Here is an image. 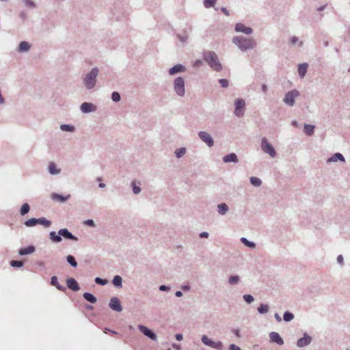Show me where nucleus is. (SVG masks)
<instances>
[{"label":"nucleus","instance_id":"f257e3e1","mask_svg":"<svg viewBox=\"0 0 350 350\" xmlns=\"http://www.w3.org/2000/svg\"><path fill=\"white\" fill-rule=\"evenodd\" d=\"M232 42L242 52L252 50L256 46V42L252 37L238 36L234 37Z\"/></svg>","mask_w":350,"mask_h":350},{"label":"nucleus","instance_id":"f03ea898","mask_svg":"<svg viewBox=\"0 0 350 350\" xmlns=\"http://www.w3.org/2000/svg\"><path fill=\"white\" fill-rule=\"evenodd\" d=\"M203 59L213 70L219 72L223 69L222 64L215 52L213 51H204Z\"/></svg>","mask_w":350,"mask_h":350},{"label":"nucleus","instance_id":"7ed1b4c3","mask_svg":"<svg viewBox=\"0 0 350 350\" xmlns=\"http://www.w3.org/2000/svg\"><path fill=\"white\" fill-rule=\"evenodd\" d=\"M98 72L99 69L94 67L84 76L83 83L86 89L92 90L96 86Z\"/></svg>","mask_w":350,"mask_h":350},{"label":"nucleus","instance_id":"20e7f679","mask_svg":"<svg viewBox=\"0 0 350 350\" xmlns=\"http://www.w3.org/2000/svg\"><path fill=\"white\" fill-rule=\"evenodd\" d=\"M173 89L175 94L180 97L185 94V81L182 77H178L173 81Z\"/></svg>","mask_w":350,"mask_h":350},{"label":"nucleus","instance_id":"39448f33","mask_svg":"<svg viewBox=\"0 0 350 350\" xmlns=\"http://www.w3.org/2000/svg\"><path fill=\"white\" fill-rule=\"evenodd\" d=\"M260 146L262 150L267 153L271 157L273 158L276 156V151L274 147L268 142L267 138L263 137L262 139Z\"/></svg>","mask_w":350,"mask_h":350},{"label":"nucleus","instance_id":"423d86ee","mask_svg":"<svg viewBox=\"0 0 350 350\" xmlns=\"http://www.w3.org/2000/svg\"><path fill=\"white\" fill-rule=\"evenodd\" d=\"M245 102L242 98H237L234 100V113L237 117H242L244 115Z\"/></svg>","mask_w":350,"mask_h":350},{"label":"nucleus","instance_id":"0eeeda50","mask_svg":"<svg viewBox=\"0 0 350 350\" xmlns=\"http://www.w3.org/2000/svg\"><path fill=\"white\" fill-rule=\"evenodd\" d=\"M299 92L297 90H293L291 91H289L285 94L284 99H283V102L286 105H287L290 107H292L295 105V98L299 96Z\"/></svg>","mask_w":350,"mask_h":350},{"label":"nucleus","instance_id":"6e6552de","mask_svg":"<svg viewBox=\"0 0 350 350\" xmlns=\"http://www.w3.org/2000/svg\"><path fill=\"white\" fill-rule=\"evenodd\" d=\"M198 137L204 142L208 147H213L214 145V140L211 135L206 131H200L198 133Z\"/></svg>","mask_w":350,"mask_h":350},{"label":"nucleus","instance_id":"1a4fd4ad","mask_svg":"<svg viewBox=\"0 0 350 350\" xmlns=\"http://www.w3.org/2000/svg\"><path fill=\"white\" fill-rule=\"evenodd\" d=\"M80 110L84 113L94 112L96 110V106L93 103L85 102L80 105Z\"/></svg>","mask_w":350,"mask_h":350},{"label":"nucleus","instance_id":"9d476101","mask_svg":"<svg viewBox=\"0 0 350 350\" xmlns=\"http://www.w3.org/2000/svg\"><path fill=\"white\" fill-rule=\"evenodd\" d=\"M234 30L237 32H241L246 35H251L253 33V29L251 27L245 26L243 23H239L235 25Z\"/></svg>","mask_w":350,"mask_h":350},{"label":"nucleus","instance_id":"9b49d317","mask_svg":"<svg viewBox=\"0 0 350 350\" xmlns=\"http://www.w3.org/2000/svg\"><path fill=\"white\" fill-rule=\"evenodd\" d=\"M186 67L180 64H178L174 65L173 67L170 68L168 70V73L170 75L173 76L180 72H185L186 71Z\"/></svg>","mask_w":350,"mask_h":350},{"label":"nucleus","instance_id":"f8f14e48","mask_svg":"<svg viewBox=\"0 0 350 350\" xmlns=\"http://www.w3.org/2000/svg\"><path fill=\"white\" fill-rule=\"evenodd\" d=\"M58 234L62 239L67 240L77 241V238L75 237L67 228H62L58 231Z\"/></svg>","mask_w":350,"mask_h":350},{"label":"nucleus","instance_id":"ddd939ff","mask_svg":"<svg viewBox=\"0 0 350 350\" xmlns=\"http://www.w3.org/2000/svg\"><path fill=\"white\" fill-rule=\"evenodd\" d=\"M138 329H139L140 332H143L144 336H147L148 338H150L152 340H156L157 336L155 334L152 332L151 330L148 329V327L140 325H138Z\"/></svg>","mask_w":350,"mask_h":350},{"label":"nucleus","instance_id":"4468645a","mask_svg":"<svg viewBox=\"0 0 350 350\" xmlns=\"http://www.w3.org/2000/svg\"><path fill=\"white\" fill-rule=\"evenodd\" d=\"M109 306L111 310L116 312H121L122 308L119 299L116 297H112L110 300Z\"/></svg>","mask_w":350,"mask_h":350},{"label":"nucleus","instance_id":"2eb2a0df","mask_svg":"<svg viewBox=\"0 0 350 350\" xmlns=\"http://www.w3.org/2000/svg\"><path fill=\"white\" fill-rule=\"evenodd\" d=\"M71 196L70 194H68L66 196H63L59 193H53L51 196V198L54 201H57L62 203L65 202L68 200L70 198Z\"/></svg>","mask_w":350,"mask_h":350},{"label":"nucleus","instance_id":"dca6fc26","mask_svg":"<svg viewBox=\"0 0 350 350\" xmlns=\"http://www.w3.org/2000/svg\"><path fill=\"white\" fill-rule=\"evenodd\" d=\"M31 49V44L27 41H22L19 43L16 51L18 53H27Z\"/></svg>","mask_w":350,"mask_h":350},{"label":"nucleus","instance_id":"f3484780","mask_svg":"<svg viewBox=\"0 0 350 350\" xmlns=\"http://www.w3.org/2000/svg\"><path fill=\"white\" fill-rule=\"evenodd\" d=\"M269 338L272 342H275L277 345H282L284 343L283 339L276 332H270Z\"/></svg>","mask_w":350,"mask_h":350},{"label":"nucleus","instance_id":"a211bd4d","mask_svg":"<svg viewBox=\"0 0 350 350\" xmlns=\"http://www.w3.org/2000/svg\"><path fill=\"white\" fill-rule=\"evenodd\" d=\"M222 159L224 163L232 162V163H237L239 162L237 155L233 152L225 155Z\"/></svg>","mask_w":350,"mask_h":350},{"label":"nucleus","instance_id":"6ab92c4d","mask_svg":"<svg viewBox=\"0 0 350 350\" xmlns=\"http://www.w3.org/2000/svg\"><path fill=\"white\" fill-rule=\"evenodd\" d=\"M48 171L51 175H57L61 172V169L57 168L54 162H50L48 165Z\"/></svg>","mask_w":350,"mask_h":350},{"label":"nucleus","instance_id":"aec40b11","mask_svg":"<svg viewBox=\"0 0 350 350\" xmlns=\"http://www.w3.org/2000/svg\"><path fill=\"white\" fill-rule=\"evenodd\" d=\"M67 286L72 291H78L79 289L77 282L74 278H68L66 280Z\"/></svg>","mask_w":350,"mask_h":350},{"label":"nucleus","instance_id":"412c9836","mask_svg":"<svg viewBox=\"0 0 350 350\" xmlns=\"http://www.w3.org/2000/svg\"><path fill=\"white\" fill-rule=\"evenodd\" d=\"M337 161H342V162H345V161L344 156L341 153H340V152H336L333 156L329 157L327 160V163H332V162H336Z\"/></svg>","mask_w":350,"mask_h":350},{"label":"nucleus","instance_id":"4be33fe9","mask_svg":"<svg viewBox=\"0 0 350 350\" xmlns=\"http://www.w3.org/2000/svg\"><path fill=\"white\" fill-rule=\"evenodd\" d=\"M308 67V64L307 63H303L298 65L297 71L300 78L302 79L305 77Z\"/></svg>","mask_w":350,"mask_h":350},{"label":"nucleus","instance_id":"5701e85b","mask_svg":"<svg viewBox=\"0 0 350 350\" xmlns=\"http://www.w3.org/2000/svg\"><path fill=\"white\" fill-rule=\"evenodd\" d=\"M202 341L204 343V345L209 346L211 348H217L219 346L218 343L211 340L210 338H208L206 335L202 336Z\"/></svg>","mask_w":350,"mask_h":350},{"label":"nucleus","instance_id":"b1692460","mask_svg":"<svg viewBox=\"0 0 350 350\" xmlns=\"http://www.w3.org/2000/svg\"><path fill=\"white\" fill-rule=\"evenodd\" d=\"M310 340H311L310 337L309 336L305 335L304 337H303L302 338L298 340V341H297V346L299 347H305L306 345H308L309 343L310 342Z\"/></svg>","mask_w":350,"mask_h":350},{"label":"nucleus","instance_id":"393cba45","mask_svg":"<svg viewBox=\"0 0 350 350\" xmlns=\"http://www.w3.org/2000/svg\"><path fill=\"white\" fill-rule=\"evenodd\" d=\"M228 210L229 208L226 203H221L217 205L218 213L221 215H226Z\"/></svg>","mask_w":350,"mask_h":350},{"label":"nucleus","instance_id":"a878e982","mask_svg":"<svg viewBox=\"0 0 350 350\" xmlns=\"http://www.w3.org/2000/svg\"><path fill=\"white\" fill-rule=\"evenodd\" d=\"M137 183H138V185H137L136 181L133 180L131 182V186L132 187V191H133V193L135 195L139 194L142 191V189L140 187L141 182L138 181Z\"/></svg>","mask_w":350,"mask_h":350},{"label":"nucleus","instance_id":"bb28decb","mask_svg":"<svg viewBox=\"0 0 350 350\" xmlns=\"http://www.w3.org/2000/svg\"><path fill=\"white\" fill-rule=\"evenodd\" d=\"M314 125H310V124H304V133L307 135H308V136L312 135L314 134Z\"/></svg>","mask_w":350,"mask_h":350},{"label":"nucleus","instance_id":"cd10ccee","mask_svg":"<svg viewBox=\"0 0 350 350\" xmlns=\"http://www.w3.org/2000/svg\"><path fill=\"white\" fill-rule=\"evenodd\" d=\"M34 250H35L34 247L29 246L27 247L19 250L18 252H19V254H21V255H27V254L33 253Z\"/></svg>","mask_w":350,"mask_h":350},{"label":"nucleus","instance_id":"c85d7f7f","mask_svg":"<svg viewBox=\"0 0 350 350\" xmlns=\"http://www.w3.org/2000/svg\"><path fill=\"white\" fill-rule=\"evenodd\" d=\"M59 128L62 131H67L70 133H74L75 131V127L70 124H62L60 125Z\"/></svg>","mask_w":350,"mask_h":350},{"label":"nucleus","instance_id":"c756f323","mask_svg":"<svg viewBox=\"0 0 350 350\" xmlns=\"http://www.w3.org/2000/svg\"><path fill=\"white\" fill-rule=\"evenodd\" d=\"M250 182L252 185L256 187H258L262 185V180L259 178L255 176L250 177Z\"/></svg>","mask_w":350,"mask_h":350},{"label":"nucleus","instance_id":"7c9ffc66","mask_svg":"<svg viewBox=\"0 0 350 350\" xmlns=\"http://www.w3.org/2000/svg\"><path fill=\"white\" fill-rule=\"evenodd\" d=\"M83 297L90 303L94 304L96 302V297L89 293H85L84 295H83Z\"/></svg>","mask_w":350,"mask_h":350},{"label":"nucleus","instance_id":"2f4dec72","mask_svg":"<svg viewBox=\"0 0 350 350\" xmlns=\"http://www.w3.org/2000/svg\"><path fill=\"white\" fill-rule=\"evenodd\" d=\"M38 220V224L43 225L45 227H49L51 224V221L46 219L44 217H40L37 219Z\"/></svg>","mask_w":350,"mask_h":350},{"label":"nucleus","instance_id":"473e14b6","mask_svg":"<svg viewBox=\"0 0 350 350\" xmlns=\"http://www.w3.org/2000/svg\"><path fill=\"white\" fill-rule=\"evenodd\" d=\"M29 210H30V206H29V204L25 203L22 205V206L21 208L20 213L21 215H25L29 213Z\"/></svg>","mask_w":350,"mask_h":350},{"label":"nucleus","instance_id":"72a5a7b5","mask_svg":"<svg viewBox=\"0 0 350 350\" xmlns=\"http://www.w3.org/2000/svg\"><path fill=\"white\" fill-rule=\"evenodd\" d=\"M51 285L55 286L57 288H58L60 291H64V287L62 286H60V284L57 282V278L56 276H53L51 278Z\"/></svg>","mask_w":350,"mask_h":350},{"label":"nucleus","instance_id":"f704fd0d","mask_svg":"<svg viewBox=\"0 0 350 350\" xmlns=\"http://www.w3.org/2000/svg\"><path fill=\"white\" fill-rule=\"evenodd\" d=\"M177 38L179 40L180 42L182 43H186L189 38V35L187 33L185 32L184 34H177L176 35Z\"/></svg>","mask_w":350,"mask_h":350},{"label":"nucleus","instance_id":"c9c22d12","mask_svg":"<svg viewBox=\"0 0 350 350\" xmlns=\"http://www.w3.org/2000/svg\"><path fill=\"white\" fill-rule=\"evenodd\" d=\"M38 224L37 218H31L25 222V225L27 227H32Z\"/></svg>","mask_w":350,"mask_h":350},{"label":"nucleus","instance_id":"e433bc0d","mask_svg":"<svg viewBox=\"0 0 350 350\" xmlns=\"http://www.w3.org/2000/svg\"><path fill=\"white\" fill-rule=\"evenodd\" d=\"M175 155L177 158H181L186 153L185 148H178L174 152Z\"/></svg>","mask_w":350,"mask_h":350},{"label":"nucleus","instance_id":"4c0bfd02","mask_svg":"<svg viewBox=\"0 0 350 350\" xmlns=\"http://www.w3.org/2000/svg\"><path fill=\"white\" fill-rule=\"evenodd\" d=\"M112 283H113V285L116 287H121L122 286V278L121 276L116 275L114 277L113 280H112Z\"/></svg>","mask_w":350,"mask_h":350},{"label":"nucleus","instance_id":"58836bf2","mask_svg":"<svg viewBox=\"0 0 350 350\" xmlns=\"http://www.w3.org/2000/svg\"><path fill=\"white\" fill-rule=\"evenodd\" d=\"M215 2H216V0H204L203 1L204 6L206 8H210L213 7L215 4Z\"/></svg>","mask_w":350,"mask_h":350},{"label":"nucleus","instance_id":"ea45409f","mask_svg":"<svg viewBox=\"0 0 350 350\" xmlns=\"http://www.w3.org/2000/svg\"><path fill=\"white\" fill-rule=\"evenodd\" d=\"M269 311V306L261 304L258 308V312L260 314H265Z\"/></svg>","mask_w":350,"mask_h":350},{"label":"nucleus","instance_id":"a19ab883","mask_svg":"<svg viewBox=\"0 0 350 350\" xmlns=\"http://www.w3.org/2000/svg\"><path fill=\"white\" fill-rule=\"evenodd\" d=\"M49 235L51 241H62V238L60 237L59 234H56L55 231L51 232Z\"/></svg>","mask_w":350,"mask_h":350},{"label":"nucleus","instance_id":"79ce46f5","mask_svg":"<svg viewBox=\"0 0 350 350\" xmlns=\"http://www.w3.org/2000/svg\"><path fill=\"white\" fill-rule=\"evenodd\" d=\"M67 262L70 263V265H71L72 267H77V262L75 261V258L71 255H68L67 256Z\"/></svg>","mask_w":350,"mask_h":350},{"label":"nucleus","instance_id":"37998d69","mask_svg":"<svg viewBox=\"0 0 350 350\" xmlns=\"http://www.w3.org/2000/svg\"><path fill=\"white\" fill-rule=\"evenodd\" d=\"M111 99L114 102H119L121 99L120 94L118 92H113L111 94Z\"/></svg>","mask_w":350,"mask_h":350},{"label":"nucleus","instance_id":"c03bdc74","mask_svg":"<svg viewBox=\"0 0 350 350\" xmlns=\"http://www.w3.org/2000/svg\"><path fill=\"white\" fill-rule=\"evenodd\" d=\"M25 5L30 8H35L36 7V3L31 0H23Z\"/></svg>","mask_w":350,"mask_h":350},{"label":"nucleus","instance_id":"a18cd8bd","mask_svg":"<svg viewBox=\"0 0 350 350\" xmlns=\"http://www.w3.org/2000/svg\"><path fill=\"white\" fill-rule=\"evenodd\" d=\"M294 318V315L290 313L289 312H286L284 314V321H289Z\"/></svg>","mask_w":350,"mask_h":350},{"label":"nucleus","instance_id":"49530a36","mask_svg":"<svg viewBox=\"0 0 350 350\" xmlns=\"http://www.w3.org/2000/svg\"><path fill=\"white\" fill-rule=\"evenodd\" d=\"M11 265L13 267H22L23 265V262L12 260L11 261Z\"/></svg>","mask_w":350,"mask_h":350},{"label":"nucleus","instance_id":"de8ad7c7","mask_svg":"<svg viewBox=\"0 0 350 350\" xmlns=\"http://www.w3.org/2000/svg\"><path fill=\"white\" fill-rule=\"evenodd\" d=\"M239 276H231L229 278V283L230 284H235L239 282Z\"/></svg>","mask_w":350,"mask_h":350},{"label":"nucleus","instance_id":"09e8293b","mask_svg":"<svg viewBox=\"0 0 350 350\" xmlns=\"http://www.w3.org/2000/svg\"><path fill=\"white\" fill-rule=\"evenodd\" d=\"M219 83L222 88H227L229 85V82L226 79H221L219 80Z\"/></svg>","mask_w":350,"mask_h":350},{"label":"nucleus","instance_id":"8fccbe9b","mask_svg":"<svg viewBox=\"0 0 350 350\" xmlns=\"http://www.w3.org/2000/svg\"><path fill=\"white\" fill-rule=\"evenodd\" d=\"M297 42H299L300 46L303 45V42L301 41L299 42V38L297 37H296V36L291 37V44H295Z\"/></svg>","mask_w":350,"mask_h":350},{"label":"nucleus","instance_id":"3c124183","mask_svg":"<svg viewBox=\"0 0 350 350\" xmlns=\"http://www.w3.org/2000/svg\"><path fill=\"white\" fill-rule=\"evenodd\" d=\"M243 299H244V300H245V301L247 303H249V304L252 303L254 301V297H252V295H244Z\"/></svg>","mask_w":350,"mask_h":350},{"label":"nucleus","instance_id":"603ef678","mask_svg":"<svg viewBox=\"0 0 350 350\" xmlns=\"http://www.w3.org/2000/svg\"><path fill=\"white\" fill-rule=\"evenodd\" d=\"M83 224H84L85 225H87V226H91V227H94V226H95V223H94V221L92 219H87V220H85V221H83Z\"/></svg>","mask_w":350,"mask_h":350},{"label":"nucleus","instance_id":"864d4df0","mask_svg":"<svg viewBox=\"0 0 350 350\" xmlns=\"http://www.w3.org/2000/svg\"><path fill=\"white\" fill-rule=\"evenodd\" d=\"M95 282L96 284H98L100 285H105L107 284V281L104 280L103 279H101L100 278H96L95 279Z\"/></svg>","mask_w":350,"mask_h":350},{"label":"nucleus","instance_id":"5fc2aeb1","mask_svg":"<svg viewBox=\"0 0 350 350\" xmlns=\"http://www.w3.org/2000/svg\"><path fill=\"white\" fill-rule=\"evenodd\" d=\"M199 237L201 239H207L208 237V233L206 232H201L199 234Z\"/></svg>","mask_w":350,"mask_h":350},{"label":"nucleus","instance_id":"6e6d98bb","mask_svg":"<svg viewBox=\"0 0 350 350\" xmlns=\"http://www.w3.org/2000/svg\"><path fill=\"white\" fill-rule=\"evenodd\" d=\"M243 243L245 246L250 248H254L255 247V243L254 242H243Z\"/></svg>","mask_w":350,"mask_h":350},{"label":"nucleus","instance_id":"4d7b16f0","mask_svg":"<svg viewBox=\"0 0 350 350\" xmlns=\"http://www.w3.org/2000/svg\"><path fill=\"white\" fill-rule=\"evenodd\" d=\"M230 350H241V349L236 345H230Z\"/></svg>","mask_w":350,"mask_h":350},{"label":"nucleus","instance_id":"13d9d810","mask_svg":"<svg viewBox=\"0 0 350 350\" xmlns=\"http://www.w3.org/2000/svg\"><path fill=\"white\" fill-rule=\"evenodd\" d=\"M221 11L226 15V16H229L230 13H229V11L224 7H222L221 8Z\"/></svg>","mask_w":350,"mask_h":350},{"label":"nucleus","instance_id":"bf43d9fd","mask_svg":"<svg viewBox=\"0 0 350 350\" xmlns=\"http://www.w3.org/2000/svg\"><path fill=\"white\" fill-rule=\"evenodd\" d=\"M202 64V60H200V59H197V60L194 62V66H196V67H199V66H200Z\"/></svg>","mask_w":350,"mask_h":350},{"label":"nucleus","instance_id":"052dcab7","mask_svg":"<svg viewBox=\"0 0 350 350\" xmlns=\"http://www.w3.org/2000/svg\"><path fill=\"white\" fill-rule=\"evenodd\" d=\"M336 260H338V262L340 264V265H342V262H343V258H342V255H339L338 256V258H336Z\"/></svg>","mask_w":350,"mask_h":350},{"label":"nucleus","instance_id":"680f3d73","mask_svg":"<svg viewBox=\"0 0 350 350\" xmlns=\"http://www.w3.org/2000/svg\"><path fill=\"white\" fill-rule=\"evenodd\" d=\"M168 289H169V287L165 286V285H161L159 287V290L161 291H165L168 290Z\"/></svg>","mask_w":350,"mask_h":350},{"label":"nucleus","instance_id":"e2e57ef3","mask_svg":"<svg viewBox=\"0 0 350 350\" xmlns=\"http://www.w3.org/2000/svg\"><path fill=\"white\" fill-rule=\"evenodd\" d=\"M267 90H268V88H267V85L263 84L262 85V90L263 91V92H265V93L267 92Z\"/></svg>","mask_w":350,"mask_h":350},{"label":"nucleus","instance_id":"0e129e2a","mask_svg":"<svg viewBox=\"0 0 350 350\" xmlns=\"http://www.w3.org/2000/svg\"><path fill=\"white\" fill-rule=\"evenodd\" d=\"M176 338L178 340H181L183 337H182V335L180 334H177L176 335Z\"/></svg>","mask_w":350,"mask_h":350},{"label":"nucleus","instance_id":"69168bd1","mask_svg":"<svg viewBox=\"0 0 350 350\" xmlns=\"http://www.w3.org/2000/svg\"><path fill=\"white\" fill-rule=\"evenodd\" d=\"M176 296L177 297H180L182 296V293H181V291H176Z\"/></svg>","mask_w":350,"mask_h":350},{"label":"nucleus","instance_id":"338daca9","mask_svg":"<svg viewBox=\"0 0 350 350\" xmlns=\"http://www.w3.org/2000/svg\"><path fill=\"white\" fill-rule=\"evenodd\" d=\"M106 187L105 184V183H100L98 184V187L99 188H105Z\"/></svg>","mask_w":350,"mask_h":350},{"label":"nucleus","instance_id":"774afa93","mask_svg":"<svg viewBox=\"0 0 350 350\" xmlns=\"http://www.w3.org/2000/svg\"><path fill=\"white\" fill-rule=\"evenodd\" d=\"M275 317L276 320H277L278 321H281V317H280V315H279V314H275Z\"/></svg>","mask_w":350,"mask_h":350}]
</instances>
